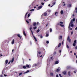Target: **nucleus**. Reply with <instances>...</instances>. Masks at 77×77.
<instances>
[{"mask_svg": "<svg viewBox=\"0 0 77 77\" xmlns=\"http://www.w3.org/2000/svg\"><path fill=\"white\" fill-rule=\"evenodd\" d=\"M73 21H75V18H73L72 20H71L69 26V29H70L71 30H72V28H70V27H73L74 26V24L72 23H73Z\"/></svg>", "mask_w": 77, "mask_h": 77, "instance_id": "obj_1", "label": "nucleus"}, {"mask_svg": "<svg viewBox=\"0 0 77 77\" xmlns=\"http://www.w3.org/2000/svg\"><path fill=\"white\" fill-rule=\"evenodd\" d=\"M76 44H77V40H75L73 42V46H75V45H76Z\"/></svg>", "mask_w": 77, "mask_h": 77, "instance_id": "obj_2", "label": "nucleus"}, {"mask_svg": "<svg viewBox=\"0 0 77 77\" xmlns=\"http://www.w3.org/2000/svg\"><path fill=\"white\" fill-rule=\"evenodd\" d=\"M67 40L69 41V42H71V40L69 38V36H68L67 38Z\"/></svg>", "mask_w": 77, "mask_h": 77, "instance_id": "obj_3", "label": "nucleus"}, {"mask_svg": "<svg viewBox=\"0 0 77 77\" xmlns=\"http://www.w3.org/2000/svg\"><path fill=\"white\" fill-rule=\"evenodd\" d=\"M26 68H30L31 67V66H29V65L28 64H26Z\"/></svg>", "mask_w": 77, "mask_h": 77, "instance_id": "obj_4", "label": "nucleus"}, {"mask_svg": "<svg viewBox=\"0 0 77 77\" xmlns=\"http://www.w3.org/2000/svg\"><path fill=\"white\" fill-rule=\"evenodd\" d=\"M42 15H44L45 16H47V13L46 12L44 13V14H42Z\"/></svg>", "mask_w": 77, "mask_h": 77, "instance_id": "obj_5", "label": "nucleus"}, {"mask_svg": "<svg viewBox=\"0 0 77 77\" xmlns=\"http://www.w3.org/2000/svg\"><path fill=\"white\" fill-rule=\"evenodd\" d=\"M17 36H18L19 38H20V39H21V38H22V36H20V35L19 34H18V35H17Z\"/></svg>", "mask_w": 77, "mask_h": 77, "instance_id": "obj_6", "label": "nucleus"}, {"mask_svg": "<svg viewBox=\"0 0 77 77\" xmlns=\"http://www.w3.org/2000/svg\"><path fill=\"white\" fill-rule=\"evenodd\" d=\"M35 66H37V64L36 63H35L32 66V67H35Z\"/></svg>", "mask_w": 77, "mask_h": 77, "instance_id": "obj_7", "label": "nucleus"}, {"mask_svg": "<svg viewBox=\"0 0 77 77\" xmlns=\"http://www.w3.org/2000/svg\"><path fill=\"white\" fill-rule=\"evenodd\" d=\"M59 62L58 61H56L55 63V64H58Z\"/></svg>", "mask_w": 77, "mask_h": 77, "instance_id": "obj_8", "label": "nucleus"}, {"mask_svg": "<svg viewBox=\"0 0 77 77\" xmlns=\"http://www.w3.org/2000/svg\"><path fill=\"white\" fill-rule=\"evenodd\" d=\"M14 41H15V40H14V39H13V40L11 42V44H14Z\"/></svg>", "mask_w": 77, "mask_h": 77, "instance_id": "obj_9", "label": "nucleus"}, {"mask_svg": "<svg viewBox=\"0 0 77 77\" xmlns=\"http://www.w3.org/2000/svg\"><path fill=\"white\" fill-rule=\"evenodd\" d=\"M33 26H36V22H34Z\"/></svg>", "mask_w": 77, "mask_h": 77, "instance_id": "obj_10", "label": "nucleus"}, {"mask_svg": "<svg viewBox=\"0 0 77 77\" xmlns=\"http://www.w3.org/2000/svg\"><path fill=\"white\" fill-rule=\"evenodd\" d=\"M42 8V5H41V6H39V7H38V9H41V8Z\"/></svg>", "mask_w": 77, "mask_h": 77, "instance_id": "obj_11", "label": "nucleus"}, {"mask_svg": "<svg viewBox=\"0 0 77 77\" xmlns=\"http://www.w3.org/2000/svg\"><path fill=\"white\" fill-rule=\"evenodd\" d=\"M23 33L24 36H26V33H25V31H24V30H23Z\"/></svg>", "mask_w": 77, "mask_h": 77, "instance_id": "obj_12", "label": "nucleus"}, {"mask_svg": "<svg viewBox=\"0 0 77 77\" xmlns=\"http://www.w3.org/2000/svg\"><path fill=\"white\" fill-rule=\"evenodd\" d=\"M5 65H7V64H8V60H5Z\"/></svg>", "mask_w": 77, "mask_h": 77, "instance_id": "obj_13", "label": "nucleus"}, {"mask_svg": "<svg viewBox=\"0 0 77 77\" xmlns=\"http://www.w3.org/2000/svg\"><path fill=\"white\" fill-rule=\"evenodd\" d=\"M50 75L51 76H53V75H54V74H53V73L51 72L50 73Z\"/></svg>", "mask_w": 77, "mask_h": 77, "instance_id": "obj_14", "label": "nucleus"}, {"mask_svg": "<svg viewBox=\"0 0 77 77\" xmlns=\"http://www.w3.org/2000/svg\"><path fill=\"white\" fill-rule=\"evenodd\" d=\"M33 38H34L35 41L36 42V41H37V39H36V37H35V36H34V35H33Z\"/></svg>", "mask_w": 77, "mask_h": 77, "instance_id": "obj_15", "label": "nucleus"}, {"mask_svg": "<svg viewBox=\"0 0 77 77\" xmlns=\"http://www.w3.org/2000/svg\"><path fill=\"white\" fill-rule=\"evenodd\" d=\"M63 74H64V75H65L66 74V72H65V71H64L63 72H62Z\"/></svg>", "mask_w": 77, "mask_h": 77, "instance_id": "obj_16", "label": "nucleus"}, {"mask_svg": "<svg viewBox=\"0 0 77 77\" xmlns=\"http://www.w3.org/2000/svg\"><path fill=\"white\" fill-rule=\"evenodd\" d=\"M60 69H57V70H56V72H59V71H60Z\"/></svg>", "mask_w": 77, "mask_h": 77, "instance_id": "obj_17", "label": "nucleus"}, {"mask_svg": "<svg viewBox=\"0 0 77 77\" xmlns=\"http://www.w3.org/2000/svg\"><path fill=\"white\" fill-rule=\"evenodd\" d=\"M62 36H60L59 37V39H62Z\"/></svg>", "mask_w": 77, "mask_h": 77, "instance_id": "obj_18", "label": "nucleus"}, {"mask_svg": "<svg viewBox=\"0 0 77 77\" xmlns=\"http://www.w3.org/2000/svg\"><path fill=\"white\" fill-rule=\"evenodd\" d=\"M14 60V58L13 57L12 58V60H11V63H13Z\"/></svg>", "mask_w": 77, "mask_h": 77, "instance_id": "obj_19", "label": "nucleus"}, {"mask_svg": "<svg viewBox=\"0 0 77 77\" xmlns=\"http://www.w3.org/2000/svg\"><path fill=\"white\" fill-rule=\"evenodd\" d=\"M61 14H63V10H61L60 12Z\"/></svg>", "mask_w": 77, "mask_h": 77, "instance_id": "obj_20", "label": "nucleus"}, {"mask_svg": "<svg viewBox=\"0 0 77 77\" xmlns=\"http://www.w3.org/2000/svg\"><path fill=\"white\" fill-rule=\"evenodd\" d=\"M28 14V12H27L26 14H25V18H26V17H27V14Z\"/></svg>", "mask_w": 77, "mask_h": 77, "instance_id": "obj_21", "label": "nucleus"}, {"mask_svg": "<svg viewBox=\"0 0 77 77\" xmlns=\"http://www.w3.org/2000/svg\"><path fill=\"white\" fill-rule=\"evenodd\" d=\"M60 46H61V43H60L58 45V47H60Z\"/></svg>", "mask_w": 77, "mask_h": 77, "instance_id": "obj_22", "label": "nucleus"}, {"mask_svg": "<svg viewBox=\"0 0 77 77\" xmlns=\"http://www.w3.org/2000/svg\"><path fill=\"white\" fill-rule=\"evenodd\" d=\"M68 7H69V8H70L71 6V4H69L67 5Z\"/></svg>", "mask_w": 77, "mask_h": 77, "instance_id": "obj_23", "label": "nucleus"}, {"mask_svg": "<svg viewBox=\"0 0 77 77\" xmlns=\"http://www.w3.org/2000/svg\"><path fill=\"white\" fill-rule=\"evenodd\" d=\"M23 69H26V66H23Z\"/></svg>", "mask_w": 77, "mask_h": 77, "instance_id": "obj_24", "label": "nucleus"}, {"mask_svg": "<svg viewBox=\"0 0 77 77\" xmlns=\"http://www.w3.org/2000/svg\"><path fill=\"white\" fill-rule=\"evenodd\" d=\"M60 26H61L62 27H64V25H63L60 24Z\"/></svg>", "mask_w": 77, "mask_h": 77, "instance_id": "obj_25", "label": "nucleus"}, {"mask_svg": "<svg viewBox=\"0 0 77 77\" xmlns=\"http://www.w3.org/2000/svg\"><path fill=\"white\" fill-rule=\"evenodd\" d=\"M68 75L69 76H70V75H71V72L69 71L68 72Z\"/></svg>", "mask_w": 77, "mask_h": 77, "instance_id": "obj_26", "label": "nucleus"}, {"mask_svg": "<svg viewBox=\"0 0 77 77\" xmlns=\"http://www.w3.org/2000/svg\"><path fill=\"white\" fill-rule=\"evenodd\" d=\"M36 28H37V26H35L34 27H33V29H34V30H35V29H36Z\"/></svg>", "mask_w": 77, "mask_h": 77, "instance_id": "obj_27", "label": "nucleus"}, {"mask_svg": "<svg viewBox=\"0 0 77 77\" xmlns=\"http://www.w3.org/2000/svg\"><path fill=\"white\" fill-rule=\"evenodd\" d=\"M75 11L76 13H77V8H75Z\"/></svg>", "mask_w": 77, "mask_h": 77, "instance_id": "obj_28", "label": "nucleus"}, {"mask_svg": "<svg viewBox=\"0 0 77 77\" xmlns=\"http://www.w3.org/2000/svg\"><path fill=\"white\" fill-rule=\"evenodd\" d=\"M39 31H40L39 30V29H38V30H37V31H36V32L37 33H38V32H39Z\"/></svg>", "mask_w": 77, "mask_h": 77, "instance_id": "obj_29", "label": "nucleus"}, {"mask_svg": "<svg viewBox=\"0 0 77 77\" xmlns=\"http://www.w3.org/2000/svg\"><path fill=\"white\" fill-rule=\"evenodd\" d=\"M52 5H54L55 4H56V2H53L52 3Z\"/></svg>", "mask_w": 77, "mask_h": 77, "instance_id": "obj_30", "label": "nucleus"}, {"mask_svg": "<svg viewBox=\"0 0 77 77\" xmlns=\"http://www.w3.org/2000/svg\"><path fill=\"white\" fill-rule=\"evenodd\" d=\"M23 73H19V75L20 76L21 75H22Z\"/></svg>", "mask_w": 77, "mask_h": 77, "instance_id": "obj_31", "label": "nucleus"}, {"mask_svg": "<svg viewBox=\"0 0 77 77\" xmlns=\"http://www.w3.org/2000/svg\"><path fill=\"white\" fill-rule=\"evenodd\" d=\"M30 71L29 70H27L26 72H25V73H27L28 72H29Z\"/></svg>", "mask_w": 77, "mask_h": 77, "instance_id": "obj_32", "label": "nucleus"}, {"mask_svg": "<svg viewBox=\"0 0 77 77\" xmlns=\"http://www.w3.org/2000/svg\"><path fill=\"white\" fill-rule=\"evenodd\" d=\"M50 31L51 32H52V29L50 28Z\"/></svg>", "mask_w": 77, "mask_h": 77, "instance_id": "obj_33", "label": "nucleus"}, {"mask_svg": "<svg viewBox=\"0 0 77 77\" xmlns=\"http://www.w3.org/2000/svg\"><path fill=\"white\" fill-rule=\"evenodd\" d=\"M57 14H58V13L57 12H56L55 13V15H57Z\"/></svg>", "mask_w": 77, "mask_h": 77, "instance_id": "obj_34", "label": "nucleus"}, {"mask_svg": "<svg viewBox=\"0 0 77 77\" xmlns=\"http://www.w3.org/2000/svg\"><path fill=\"white\" fill-rule=\"evenodd\" d=\"M26 22L28 24H29V22L27 20H26Z\"/></svg>", "mask_w": 77, "mask_h": 77, "instance_id": "obj_35", "label": "nucleus"}, {"mask_svg": "<svg viewBox=\"0 0 77 77\" xmlns=\"http://www.w3.org/2000/svg\"><path fill=\"white\" fill-rule=\"evenodd\" d=\"M46 37H48V36L49 35H48V34H46Z\"/></svg>", "mask_w": 77, "mask_h": 77, "instance_id": "obj_36", "label": "nucleus"}, {"mask_svg": "<svg viewBox=\"0 0 77 77\" xmlns=\"http://www.w3.org/2000/svg\"><path fill=\"white\" fill-rule=\"evenodd\" d=\"M30 16V14H29L28 15V18H29Z\"/></svg>", "mask_w": 77, "mask_h": 77, "instance_id": "obj_37", "label": "nucleus"}, {"mask_svg": "<svg viewBox=\"0 0 77 77\" xmlns=\"http://www.w3.org/2000/svg\"><path fill=\"white\" fill-rule=\"evenodd\" d=\"M49 43V42L48 41H46V43L48 44Z\"/></svg>", "mask_w": 77, "mask_h": 77, "instance_id": "obj_38", "label": "nucleus"}, {"mask_svg": "<svg viewBox=\"0 0 77 77\" xmlns=\"http://www.w3.org/2000/svg\"><path fill=\"white\" fill-rule=\"evenodd\" d=\"M60 24H63V22H60Z\"/></svg>", "mask_w": 77, "mask_h": 77, "instance_id": "obj_39", "label": "nucleus"}, {"mask_svg": "<svg viewBox=\"0 0 77 77\" xmlns=\"http://www.w3.org/2000/svg\"><path fill=\"white\" fill-rule=\"evenodd\" d=\"M56 52L55 51V52H54V55H55V54H56Z\"/></svg>", "mask_w": 77, "mask_h": 77, "instance_id": "obj_40", "label": "nucleus"}, {"mask_svg": "<svg viewBox=\"0 0 77 77\" xmlns=\"http://www.w3.org/2000/svg\"><path fill=\"white\" fill-rule=\"evenodd\" d=\"M66 47L67 48H69V46H68V45H67Z\"/></svg>", "mask_w": 77, "mask_h": 77, "instance_id": "obj_41", "label": "nucleus"}, {"mask_svg": "<svg viewBox=\"0 0 77 77\" xmlns=\"http://www.w3.org/2000/svg\"><path fill=\"white\" fill-rule=\"evenodd\" d=\"M73 31L71 32V35H72V34H73Z\"/></svg>", "mask_w": 77, "mask_h": 77, "instance_id": "obj_42", "label": "nucleus"}, {"mask_svg": "<svg viewBox=\"0 0 77 77\" xmlns=\"http://www.w3.org/2000/svg\"><path fill=\"white\" fill-rule=\"evenodd\" d=\"M31 33H32V35H33V31H32V30H31Z\"/></svg>", "mask_w": 77, "mask_h": 77, "instance_id": "obj_43", "label": "nucleus"}, {"mask_svg": "<svg viewBox=\"0 0 77 77\" xmlns=\"http://www.w3.org/2000/svg\"><path fill=\"white\" fill-rule=\"evenodd\" d=\"M41 4H42V5H44V3H43V2H42L41 3Z\"/></svg>", "mask_w": 77, "mask_h": 77, "instance_id": "obj_44", "label": "nucleus"}, {"mask_svg": "<svg viewBox=\"0 0 77 77\" xmlns=\"http://www.w3.org/2000/svg\"><path fill=\"white\" fill-rule=\"evenodd\" d=\"M38 53V54H41V52L39 51Z\"/></svg>", "mask_w": 77, "mask_h": 77, "instance_id": "obj_45", "label": "nucleus"}, {"mask_svg": "<svg viewBox=\"0 0 77 77\" xmlns=\"http://www.w3.org/2000/svg\"><path fill=\"white\" fill-rule=\"evenodd\" d=\"M59 51L60 53H61V52H62V51H61V50H60Z\"/></svg>", "mask_w": 77, "mask_h": 77, "instance_id": "obj_46", "label": "nucleus"}, {"mask_svg": "<svg viewBox=\"0 0 77 77\" xmlns=\"http://www.w3.org/2000/svg\"><path fill=\"white\" fill-rule=\"evenodd\" d=\"M36 24H37V25H38V24H39V22H37Z\"/></svg>", "mask_w": 77, "mask_h": 77, "instance_id": "obj_47", "label": "nucleus"}, {"mask_svg": "<svg viewBox=\"0 0 77 77\" xmlns=\"http://www.w3.org/2000/svg\"><path fill=\"white\" fill-rule=\"evenodd\" d=\"M40 38H42V35H41L40 36Z\"/></svg>", "mask_w": 77, "mask_h": 77, "instance_id": "obj_48", "label": "nucleus"}, {"mask_svg": "<svg viewBox=\"0 0 77 77\" xmlns=\"http://www.w3.org/2000/svg\"><path fill=\"white\" fill-rule=\"evenodd\" d=\"M75 49H77V46H76L75 48Z\"/></svg>", "mask_w": 77, "mask_h": 77, "instance_id": "obj_49", "label": "nucleus"}, {"mask_svg": "<svg viewBox=\"0 0 77 77\" xmlns=\"http://www.w3.org/2000/svg\"><path fill=\"white\" fill-rule=\"evenodd\" d=\"M56 77H59V75H57L56 76Z\"/></svg>", "mask_w": 77, "mask_h": 77, "instance_id": "obj_50", "label": "nucleus"}, {"mask_svg": "<svg viewBox=\"0 0 77 77\" xmlns=\"http://www.w3.org/2000/svg\"><path fill=\"white\" fill-rule=\"evenodd\" d=\"M10 63H11V61H9L8 63V64H9Z\"/></svg>", "mask_w": 77, "mask_h": 77, "instance_id": "obj_51", "label": "nucleus"}, {"mask_svg": "<svg viewBox=\"0 0 77 77\" xmlns=\"http://www.w3.org/2000/svg\"><path fill=\"white\" fill-rule=\"evenodd\" d=\"M34 9H32L31 10V11H34Z\"/></svg>", "mask_w": 77, "mask_h": 77, "instance_id": "obj_52", "label": "nucleus"}, {"mask_svg": "<svg viewBox=\"0 0 77 77\" xmlns=\"http://www.w3.org/2000/svg\"><path fill=\"white\" fill-rule=\"evenodd\" d=\"M0 77H3V75H1Z\"/></svg>", "mask_w": 77, "mask_h": 77, "instance_id": "obj_53", "label": "nucleus"}, {"mask_svg": "<svg viewBox=\"0 0 77 77\" xmlns=\"http://www.w3.org/2000/svg\"><path fill=\"white\" fill-rule=\"evenodd\" d=\"M67 68L68 69H69V68H70V67H67Z\"/></svg>", "mask_w": 77, "mask_h": 77, "instance_id": "obj_54", "label": "nucleus"}, {"mask_svg": "<svg viewBox=\"0 0 77 77\" xmlns=\"http://www.w3.org/2000/svg\"><path fill=\"white\" fill-rule=\"evenodd\" d=\"M47 26H48V23H47L46 25V27H47Z\"/></svg>", "mask_w": 77, "mask_h": 77, "instance_id": "obj_55", "label": "nucleus"}, {"mask_svg": "<svg viewBox=\"0 0 77 77\" xmlns=\"http://www.w3.org/2000/svg\"><path fill=\"white\" fill-rule=\"evenodd\" d=\"M32 27L30 28V30H32Z\"/></svg>", "mask_w": 77, "mask_h": 77, "instance_id": "obj_56", "label": "nucleus"}, {"mask_svg": "<svg viewBox=\"0 0 77 77\" xmlns=\"http://www.w3.org/2000/svg\"><path fill=\"white\" fill-rule=\"evenodd\" d=\"M74 55H75V56H76V54L75 53H74Z\"/></svg>", "mask_w": 77, "mask_h": 77, "instance_id": "obj_57", "label": "nucleus"}, {"mask_svg": "<svg viewBox=\"0 0 77 77\" xmlns=\"http://www.w3.org/2000/svg\"><path fill=\"white\" fill-rule=\"evenodd\" d=\"M7 76V75H6V74H4V76L6 77V76Z\"/></svg>", "mask_w": 77, "mask_h": 77, "instance_id": "obj_58", "label": "nucleus"}, {"mask_svg": "<svg viewBox=\"0 0 77 77\" xmlns=\"http://www.w3.org/2000/svg\"><path fill=\"white\" fill-rule=\"evenodd\" d=\"M65 5H66L65 4H64L63 5V6H65Z\"/></svg>", "mask_w": 77, "mask_h": 77, "instance_id": "obj_59", "label": "nucleus"}, {"mask_svg": "<svg viewBox=\"0 0 77 77\" xmlns=\"http://www.w3.org/2000/svg\"><path fill=\"white\" fill-rule=\"evenodd\" d=\"M76 23H77V19H76Z\"/></svg>", "mask_w": 77, "mask_h": 77, "instance_id": "obj_60", "label": "nucleus"}, {"mask_svg": "<svg viewBox=\"0 0 77 77\" xmlns=\"http://www.w3.org/2000/svg\"><path fill=\"white\" fill-rule=\"evenodd\" d=\"M77 27L75 28V30H77Z\"/></svg>", "mask_w": 77, "mask_h": 77, "instance_id": "obj_61", "label": "nucleus"}, {"mask_svg": "<svg viewBox=\"0 0 77 77\" xmlns=\"http://www.w3.org/2000/svg\"><path fill=\"white\" fill-rule=\"evenodd\" d=\"M59 75H60V76H61V75L60 74H59Z\"/></svg>", "mask_w": 77, "mask_h": 77, "instance_id": "obj_62", "label": "nucleus"}, {"mask_svg": "<svg viewBox=\"0 0 77 77\" xmlns=\"http://www.w3.org/2000/svg\"><path fill=\"white\" fill-rule=\"evenodd\" d=\"M48 6H50V4H49L48 5Z\"/></svg>", "mask_w": 77, "mask_h": 77, "instance_id": "obj_63", "label": "nucleus"}, {"mask_svg": "<svg viewBox=\"0 0 77 77\" xmlns=\"http://www.w3.org/2000/svg\"><path fill=\"white\" fill-rule=\"evenodd\" d=\"M48 12H51V10H50L48 11Z\"/></svg>", "mask_w": 77, "mask_h": 77, "instance_id": "obj_64", "label": "nucleus"}]
</instances>
